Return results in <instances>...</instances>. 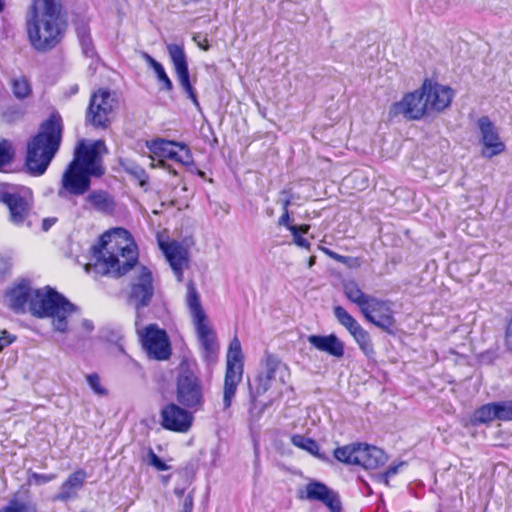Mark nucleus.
<instances>
[{"label": "nucleus", "mask_w": 512, "mask_h": 512, "mask_svg": "<svg viewBox=\"0 0 512 512\" xmlns=\"http://www.w3.org/2000/svg\"><path fill=\"white\" fill-rule=\"evenodd\" d=\"M315 256H311L308 260V267H312L315 264Z\"/></svg>", "instance_id": "obj_56"}, {"label": "nucleus", "mask_w": 512, "mask_h": 512, "mask_svg": "<svg viewBox=\"0 0 512 512\" xmlns=\"http://www.w3.org/2000/svg\"><path fill=\"white\" fill-rule=\"evenodd\" d=\"M144 60L149 64L153 70H155L157 67L161 65L158 61H156L152 56H150L148 53H143Z\"/></svg>", "instance_id": "obj_48"}, {"label": "nucleus", "mask_w": 512, "mask_h": 512, "mask_svg": "<svg viewBox=\"0 0 512 512\" xmlns=\"http://www.w3.org/2000/svg\"><path fill=\"white\" fill-rule=\"evenodd\" d=\"M15 340V336L11 335L8 331L2 330L0 332V352L7 347L8 345L12 344Z\"/></svg>", "instance_id": "obj_45"}, {"label": "nucleus", "mask_w": 512, "mask_h": 512, "mask_svg": "<svg viewBox=\"0 0 512 512\" xmlns=\"http://www.w3.org/2000/svg\"><path fill=\"white\" fill-rule=\"evenodd\" d=\"M291 442L294 446L303 449L314 456H319V445L312 438L297 434L291 437Z\"/></svg>", "instance_id": "obj_31"}, {"label": "nucleus", "mask_w": 512, "mask_h": 512, "mask_svg": "<svg viewBox=\"0 0 512 512\" xmlns=\"http://www.w3.org/2000/svg\"><path fill=\"white\" fill-rule=\"evenodd\" d=\"M175 162L181 163L182 165H189L192 163L190 150L186 147L185 144L181 143V145H179Z\"/></svg>", "instance_id": "obj_38"}, {"label": "nucleus", "mask_w": 512, "mask_h": 512, "mask_svg": "<svg viewBox=\"0 0 512 512\" xmlns=\"http://www.w3.org/2000/svg\"><path fill=\"white\" fill-rule=\"evenodd\" d=\"M364 484H365V486H366V490H368L369 494H371V493H372V490H371V488H370L369 484H368V483H366V482H364Z\"/></svg>", "instance_id": "obj_60"}, {"label": "nucleus", "mask_w": 512, "mask_h": 512, "mask_svg": "<svg viewBox=\"0 0 512 512\" xmlns=\"http://www.w3.org/2000/svg\"><path fill=\"white\" fill-rule=\"evenodd\" d=\"M242 359L241 343L237 337H234L230 342L226 360V373L223 389V407L225 410H228L231 407L237 386L242 379Z\"/></svg>", "instance_id": "obj_8"}, {"label": "nucleus", "mask_w": 512, "mask_h": 512, "mask_svg": "<svg viewBox=\"0 0 512 512\" xmlns=\"http://www.w3.org/2000/svg\"><path fill=\"white\" fill-rule=\"evenodd\" d=\"M306 499L322 502L330 512H341L342 506L338 494L324 483L311 481L306 485Z\"/></svg>", "instance_id": "obj_21"}, {"label": "nucleus", "mask_w": 512, "mask_h": 512, "mask_svg": "<svg viewBox=\"0 0 512 512\" xmlns=\"http://www.w3.org/2000/svg\"><path fill=\"white\" fill-rule=\"evenodd\" d=\"M0 203L7 206L9 210V220L14 225H22L30 214L32 203L30 199L5 183H0Z\"/></svg>", "instance_id": "obj_12"}, {"label": "nucleus", "mask_w": 512, "mask_h": 512, "mask_svg": "<svg viewBox=\"0 0 512 512\" xmlns=\"http://www.w3.org/2000/svg\"><path fill=\"white\" fill-rule=\"evenodd\" d=\"M122 166L124 167L127 173L133 175L137 180H139L141 185H144L146 183V172L141 166L131 161H126L125 163H122Z\"/></svg>", "instance_id": "obj_34"}, {"label": "nucleus", "mask_w": 512, "mask_h": 512, "mask_svg": "<svg viewBox=\"0 0 512 512\" xmlns=\"http://www.w3.org/2000/svg\"><path fill=\"white\" fill-rule=\"evenodd\" d=\"M329 257L337 262H340V263H343V264H346L347 261H348V257L346 256H343V255H340L336 252H334L333 254H329Z\"/></svg>", "instance_id": "obj_50"}, {"label": "nucleus", "mask_w": 512, "mask_h": 512, "mask_svg": "<svg viewBox=\"0 0 512 512\" xmlns=\"http://www.w3.org/2000/svg\"><path fill=\"white\" fill-rule=\"evenodd\" d=\"M428 112L425 97L421 87L414 92L407 93L399 101L394 103L389 111L391 117L403 115L409 120H419Z\"/></svg>", "instance_id": "obj_14"}, {"label": "nucleus", "mask_w": 512, "mask_h": 512, "mask_svg": "<svg viewBox=\"0 0 512 512\" xmlns=\"http://www.w3.org/2000/svg\"><path fill=\"white\" fill-rule=\"evenodd\" d=\"M56 478L55 474H40V473H32L29 481L33 482L35 485H43L46 484Z\"/></svg>", "instance_id": "obj_42"}, {"label": "nucleus", "mask_w": 512, "mask_h": 512, "mask_svg": "<svg viewBox=\"0 0 512 512\" xmlns=\"http://www.w3.org/2000/svg\"><path fill=\"white\" fill-rule=\"evenodd\" d=\"M12 91L18 99H25L32 93L30 83L25 77H17L12 80Z\"/></svg>", "instance_id": "obj_32"}, {"label": "nucleus", "mask_w": 512, "mask_h": 512, "mask_svg": "<svg viewBox=\"0 0 512 512\" xmlns=\"http://www.w3.org/2000/svg\"><path fill=\"white\" fill-rule=\"evenodd\" d=\"M404 464V462H400L399 464L389 466L384 473L377 475V479L380 482H383L386 486H389V478L396 475L399 468Z\"/></svg>", "instance_id": "obj_39"}, {"label": "nucleus", "mask_w": 512, "mask_h": 512, "mask_svg": "<svg viewBox=\"0 0 512 512\" xmlns=\"http://www.w3.org/2000/svg\"><path fill=\"white\" fill-rule=\"evenodd\" d=\"M198 46L204 51H207L210 48V45L206 38L203 40V42H198Z\"/></svg>", "instance_id": "obj_52"}, {"label": "nucleus", "mask_w": 512, "mask_h": 512, "mask_svg": "<svg viewBox=\"0 0 512 512\" xmlns=\"http://www.w3.org/2000/svg\"><path fill=\"white\" fill-rule=\"evenodd\" d=\"M186 304L192 317L202 357L207 364H214L218 359L219 344L214 330L209 325L207 315L200 302L199 293L192 281L187 284Z\"/></svg>", "instance_id": "obj_6"}, {"label": "nucleus", "mask_w": 512, "mask_h": 512, "mask_svg": "<svg viewBox=\"0 0 512 512\" xmlns=\"http://www.w3.org/2000/svg\"><path fill=\"white\" fill-rule=\"evenodd\" d=\"M177 376V401L187 407L199 410L203 405V392L198 378L187 362H182Z\"/></svg>", "instance_id": "obj_9"}, {"label": "nucleus", "mask_w": 512, "mask_h": 512, "mask_svg": "<svg viewBox=\"0 0 512 512\" xmlns=\"http://www.w3.org/2000/svg\"><path fill=\"white\" fill-rule=\"evenodd\" d=\"M86 380L95 394L99 396L107 395V390L101 385L100 377L97 374L93 373L87 375Z\"/></svg>", "instance_id": "obj_37"}, {"label": "nucleus", "mask_w": 512, "mask_h": 512, "mask_svg": "<svg viewBox=\"0 0 512 512\" xmlns=\"http://www.w3.org/2000/svg\"><path fill=\"white\" fill-rule=\"evenodd\" d=\"M86 201L99 212H109L113 209V202L104 191H93L87 197Z\"/></svg>", "instance_id": "obj_27"}, {"label": "nucleus", "mask_w": 512, "mask_h": 512, "mask_svg": "<svg viewBox=\"0 0 512 512\" xmlns=\"http://www.w3.org/2000/svg\"><path fill=\"white\" fill-rule=\"evenodd\" d=\"M93 256L96 261L93 265L85 266L87 272L93 268L103 275L121 276L133 269L127 294L128 304L137 312L149 306L154 295L152 273L147 267L136 265L137 248L127 230L115 228L105 232L100 237L99 246L93 247Z\"/></svg>", "instance_id": "obj_1"}, {"label": "nucleus", "mask_w": 512, "mask_h": 512, "mask_svg": "<svg viewBox=\"0 0 512 512\" xmlns=\"http://www.w3.org/2000/svg\"><path fill=\"white\" fill-rule=\"evenodd\" d=\"M478 127L481 133V142L484 147L482 156L492 158L505 150V145L500 140L498 131L489 117H480L478 119Z\"/></svg>", "instance_id": "obj_18"}, {"label": "nucleus", "mask_w": 512, "mask_h": 512, "mask_svg": "<svg viewBox=\"0 0 512 512\" xmlns=\"http://www.w3.org/2000/svg\"><path fill=\"white\" fill-rule=\"evenodd\" d=\"M148 462L151 466L155 467L158 471H166L170 466L164 463L152 449L148 452Z\"/></svg>", "instance_id": "obj_40"}, {"label": "nucleus", "mask_w": 512, "mask_h": 512, "mask_svg": "<svg viewBox=\"0 0 512 512\" xmlns=\"http://www.w3.org/2000/svg\"><path fill=\"white\" fill-rule=\"evenodd\" d=\"M262 366L263 369L256 378L257 396L267 392L271 388L273 380H279L280 383L285 384L290 378L288 366L274 354L266 353L262 361Z\"/></svg>", "instance_id": "obj_11"}, {"label": "nucleus", "mask_w": 512, "mask_h": 512, "mask_svg": "<svg viewBox=\"0 0 512 512\" xmlns=\"http://www.w3.org/2000/svg\"><path fill=\"white\" fill-rule=\"evenodd\" d=\"M116 101L107 90L95 92L89 102L86 112V123L95 128H106L110 124V116L115 108Z\"/></svg>", "instance_id": "obj_10"}, {"label": "nucleus", "mask_w": 512, "mask_h": 512, "mask_svg": "<svg viewBox=\"0 0 512 512\" xmlns=\"http://www.w3.org/2000/svg\"><path fill=\"white\" fill-rule=\"evenodd\" d=\"M108 153L103 140L87 144L80 140L75 148L73 160L69 163L61 178L58 196L65 198L68 194L79 196L90 189V178L104 174L101 155Z\"/></svg>", "instance_id": "obj_3"}, {"label": "nucleus", "mask_w": 512, "mask_h": 512, "mask_svg": "<svg viewBox=\"0 0 512 512\" xmlns=\"http://www.w3.org/2000/svg\"><path fill=\"white\" fill-rule=\"evenodd\" d=\"M310 226L309 225H301L298 226V233L306 234L309 231Z\"/></svg>", "instance_id": "obj_54"}, {"label": "nucleus", "mask_w": 512, "mask_h": 512, "mask_svg": "<svg viewBox=\"0 0 512 512\" xmlns=\"http://www.w3.org/2000/svg\"><path fill=\"white\" fill-rule=\"evenodd\" d=\"M181 143L165 139H155L149 145L150 151L157 157L175 161Z\"/></svg>", "instance_id": "obj_25"}, {"label": "nucleus", "mask_w": 512, "mask_h": 512, "mask_svg": "<svg viewBox=\"0 0 512 512\" xmlns=\"http://www.w3.org/2000/svg\"><path fill=\"white\" fill-rule=\"evenodd\" d=\"M4 8H5L4 0H0V13L4 10Z\"/></svg>", "instance_id": "obj_59"}, {"label": "nucleus", "mask_w": 512, "mask_h": 512, "mask_svg": "<svg viewBox=\"0 0 512 512\" xmlns=\"http://www.w3.org/2000/svg\"><path fill=\"white\" fill-rule=\"evenodd\" d=\"M497 419L496 402L488 403L476 409L471 417L473 425L487 424Z\"/></svg>", "instance_id": "obj_26"}, {"label": "nucleus", "mask_w": 512, "mask_h": 512, "mask_svg": "<svg viewBox=\"0 0 512 512\" xmlns=\"http://www.w3.org/2000/svg\"><path fill=\"white\" fill-rule=\"evenodd\" d=\"M292 196L288 190H282L279 193L277 203L281 205L283 212L288 211V207L291 204Z\"/></svg>", "instance_id": "obj_44"}, {"label": "nucleus", "mask_w": 512, "mask_h": 512, "mask_svg": "<svg viewBox=\"0 0 512 512\" xmlns=\"http://www.w3.org/2000/svg\"><path fill=\"white\" fill-rule=\"evenodd\" d=\"M421 89L425 97L428 111L441 112L450 106L454 96L453 90L431 80L426 79Z\"/></svg>", "instance_id": "obj_17"}, {"label": "nucleus", "mask_w": 512, "mask_h": 512, "mask_svg": "<svg viewBox=\"0 0 512 512\" xmlns=\"http://www.w3.org/2000/svg\"><path fill=\"white\" fill-rule=\"evenodd\" d=\"M0 512H37L36 505L28 500H21L15 494L8 501L7 505L0 508Z\"/></svg>", "instance_id": "obj_28"}, {"label": "nucleus", "mask_w": 512, "mask_h": 512, "mask_svg": "<svg viewBox=\"0 0 512 512\" xmlns=\"http://www.w3.org/2000/svg\"><path fill=\"white\" fill-rule=\"evenodd\" d=\"M350 334L365 355L371 356L375 353L370 335L361 325Z\"/></svg>", "instance_id": "obj_29"}, {"label": "nucleus", "mask_w": 512, "mask_h": 512, "mask_svg": "<svg viewBox=\"0 0 512 512\" xmlns=\"http://www.w3.org/2000/svg\"><path fill=\"white\" fill-rule=\"evenodd\" d=\"M174 493L177 496L181 497L184 494V489H182V488H175Z\"/></svg>", "instance_id": "obj_55"}, {"label": "nucleus", "mask_w": 512, "mask_h": 512, "mask_svg": "<svg viewBox=\"0 0 512 512\" xmlns=\"http://www.w3.org/2000/svg\"><path fill=\"white\" fill-rule=\"evenodd\" d=\"M76 33L81 43L83 52L88 55L92 52V41L90 37V31L85 23H80L76 27Z\"/></svg>", "instance_id": "obj_33"}, {"label": "nucleus", "mask_w": 512, "mask_h": 512, "mask_svg": "<svg viewBox=\"0 0 512 512\" xmlns=\"http://www.w3.org/2000/svg\"><path fill=\"white\" fill-rule=\"evenodd\" d=\"M308 342L317 350L333 357L341 358L344 355V343L335 335H310Z\"/></svg>", "instance_id": "obj_22"}, {"label": "nucleus", "mask_w": 512, "mask_h": 512, "mask_svg": "<svg viewBox=\"0 0 512 512\" xmlns=\"http://www.w3.org/2000/svg\"><path fill=\"white\" fill-rule=\"evenodd\" d=\"M53 223H54V219H45L43 221V229L48 230L52 226Z\"/></svg>", "instance_id": "obj_53"}, {"label": "nucleus", "mask_w": 512, "mask_h": 512, "mask_svg": "<svg viewBox=\"0 0 512 512\" xmlns=\"http://www.w3.org/2000/svg\"><path fill=\"white\" fill-rule=\"evenodd\" d=\"M193 509V497L191 494H188L182 504L181 512H192Z\"/></svg>", "instance_id": "obj_47"}, {"label": "nucleus", "mask_w": 512, "mask_h": 512, "mask_svg": "<svg viewBox=\"0 0 512 512\" xmlns=\"http://www.w3.org/2000/svg\"><path fill=\"white\" fill-rule=\"evenodd\" d=\"M143 348L150 358L167 360L171 355V347L166 332L156 325H149L141 334Z\"/></svg>", "instance_id": "obj_13"}, {"label": "nucleus", "mask_w": 512, "mask_h": 512, "mask_svg": "<svg viewBox=\"0 0 512 512\" xmlns=\"http://www.w3.org/2000/svg\"><path fill=\"white\" fill-rule=\"evenodd\" d=\"M497 420H512V401L496 402Z\"/></svg>", "instance_id": "obj_35"}, {"label": "nucleus", "mask_w": 512, "mask_h": 512, "mask_svg": "<svg viewBox=\"0 0 512 512\" xmlns=\"http://www.w3.org/2000/svg\"><path fill=\"white\" fill-rule=\"evenodd\" d=\"M78 92V86L77 85H74L72 88H71V94H76Z\"/></svg>", "instance_id": "obj_57"}, {"label": "nucleus", "mask_w": 512, "mask_h": 512, "mask_svg": "<svg viewBox=\"0 0 512 512\" xmlns=\"http://www.w3.org/2000/svg\"><path fill=\"white\" fill-rule=\"evenodd\" d=\"M334 457L345 464L358 465L367 470L377 469L388 460L382 449L367 444L338 447L334 450Z\"/></svg>", "instance_id": "obj_7"}, {"label": "nucleus", "mask_w": 512, "mask_h": 512, "mask_svg": "<svg viewBox=\"0 0 512 512\" xmlns=\"http://www.w3.org/2000/svg\"><path fill=\"white\" fill-rule=\"evenodd\" d=\"M32 8L34 17L27 28L32 45L38 50L54 47L63 30L59 4L54 0H34Z\"/></svg>", "instance_id": "obj_5"}, {"label": "nucleus", "mask_w": 512, "mask_h": 512, "mask_svg": "<svg viewBox=\"0 0 512 512\" xmlns=\"http://www.w3.org/2000/svg\"><path fill=\"white\" fill-rule=\"evenodd\" d=\"M162 426L171 431L187 432L191 427L193 416L185 409L171 403L161 411Z\"/></svg>", "instance_id": "obj_20"}, {"label": "nucleus", "mask_w": 512, "mask_h": 512, "mask_svg": "<svg viewBox=\"0 0 512 512\" xmlns=\"http://www.w3.org/2000/svg\"><path fill=\"white\" fill-rule=\"evenodd\" d=\"M333 313L337 321L344 326L349 333H351L353 330L355 331L360 324L357 322V320L350 315L342 306H335L333 309Z\"/></svg>", "instance_id": "obj_30"}, {"label": "nucleus", "mask_w": 512, "mask_h": 512, "mask_svg": "<svg viewBox=\"0 0 512 512\" xmlns=\"http://www.w3.org/2000/svg\"><path fill=\"white\" fill-rule=\"evenodd\" d=\"M290 222V214L289 211H284L281 217L278 220V225L286 226L288 228Z\"/></svg>", "instance_id": "obj_49"}, {"label": "nucleus", "mask_w": 512, "mask_h": 512, "mask_svg": "<svg viewBox=\"0 0 512 512\" xmlns=\"http://www.w3.org/2000/svg\"><path fill=\"white\" fill-rule=\"evenodd\" d=\"M154 71L157 75L158 81L163 84V88L168 91L172 90L173 84L168 75L166 74L162 64L159 67H157Z\"/></svg>", "instance_id": "obj_41"}, {"label": "nucleus", "mask_w": 512, "mask_h": 512, "mask_svg": "<svg viewBox=\"0 0 512 512\" xmlns=\"http://www.w3.org/2000/svg\"><path fill=\"white\" fill-rule=\"evenodd\" d=\"M323 251H324V253H325L327 256H329V254H333V253H334V251H331V250H330V249H328V248H323Z\"/></svg>", "instance_id": "obj_58"}, {"label": "nucleus", "mask_w": 512, "mask_h": 512, "mask_svg": "<svg viewBox=\"0 0 512 512\" xmlns=\"http://www.w3.org/2000/svg\"><path fill=\"white\" fill-rule=\"evenodd\" d=\"M343 292L349 301L359 307L360 311L374 298V296L365 294L355 280L343 282Z\"/></svg>", "instance_id": "obj_24"}, {"label": "nucleus", "mask_w": 512, "mask_h": 512, "mask_svg": "<svg viewBox=\"0 0 512 512\" xmlns=\"http://www.w3.org/2000/svg\"><path fill=\"white\" fill-rule=\"evenodd\" d=\"M159 246L163 251L169 265L179 282L183 279V271L188 268V250L179 242H160Z\"/></svg>", "instance_id": "obj_19"}, {"label": "nucleus", "mask_w": 512, "mask_h": 512, "mask_svg": "<svg viewBox=\"0 0 512 512\" xmlns=\"http://www.w3.org/2000/svg\"><path fill=\"white\" fill-rule=\"evenodd\" d=\"M87 474L84 470L79 469L70 474L66 481L63 482L60 492L54 497L55 501L67 502L78 496V491L84 485Z\"/></svg>", "instance_id": "obj_23"}, {"label": "nucleus", "mask_w": 512, "mask_h": 512, "mask_svg": "<svg viewBox=\"0 0 512 512\" xmlns=\"http://www.w3.org/2000/svg\"><path fill=\"white\" fill-rule=\"evenodd\" d=\"M361 313L367 321L381 330L392 333L395 325L394 312L389 302L374 297Z\"/></svg>", "instance_id": "obj_15"}, {"label": "nucleus", "mask_w": 512, "mask_h": 512, "mask_svg": "<svg viewBox=\"0 0 512 512\" xmlns=\"http://www.w3.org/2000/svg\"><path fill=\"white\" fill-rule=\"evenodd\" d=\"M82 328L85 330L86 333H90L94 329V325L90 320L83 319L81 322Z\"/></svg>", "instance_id": "obj_51"}, {"label": "nucleus", "mask_w": 512, "mask_h": 512, "mask_svg": "<svg viewBox=\"0 0 512 512\" xmlns=\"http://www.w3.org/2000/svg\"><path fill=\"white\" fill-rule=\"evenodd\" d=\"M297 246L309 249L310 243L298 233V226H288Z\"/></svg>", "instance_id": "obj_43"}, {"label": "nucleus", "mask_w": 512, "mask_h": 512, "mask_svg": "<svg viewBox=\"0 0 512 512\" xmlns=\"http://www.w3.org/2000/svg\"><path fill=\"white\" fill-rule=\"evenodd\" d=\"M7 301L16 313H24L27 309L35 317L52 318L53 328L61 333L67 331V317L76 309L53 289H32L26 281L19 283L7 293Z\"/></svg>", "instance_id": "obj_2"}, {"label": "nucleus", "mask_w": 512, "mask_h": 512, "mask_svg": "<svg viewBox=\"0 0 512 512\" xmlns=\"http://www.w3.org/2000/svg\"><path fill=\"white\" fill-rule=\"evenodd\" d=\"M62 140V123L59 115H51L40 125L39 132L28 142L26 167L33 176L45 173L59 150Z\"/></svg>", "instance_id": "obj_4"}, {"label": "nucleus", "mask_w": 512, "mask_h": 512, "mask_svg": "<svg viewBox=\"0 0 512 512\" xmlns=\"http://www.w3.org/2000/svg\"><path fill=\"white\" fill-rule=\"evenodd\" d=\"M505 346L506 349L512 353V317L505 331Z\"/></svg>", "instance_id": "obj_46"}, {"label": "nucleus", "mask_w": 512, "mask_h": 512, "mask_svg": "<svg viewBox=\"0 0 512 512\" xmlns=\"http://www.w3.org/2000/svg\"><path fill=\"white\" fill-rule=\"evenodd\" d=\"M13 159L12 146L7 140L0 142V168L9 164Z\"/></svg>", "instance_id": "obj_36"}, {"label": "nucleus", "mask_w": 512, "mask_h": 512, "mask_svg": "<svg viewBox=\"0 0 512 512\" xmlns=\"http://www.w3.org/2000/svg\"><path fill=\"white\" fill-rule=\"evenodd\" d=\"M167 50L181 87L187 94L188 98L191 99L196 106H199L196 93L190 83L187 58L183 47L178 44H169L167 46Z\"/></svg>", "instance_id": "obj_16"}]
</instances>
